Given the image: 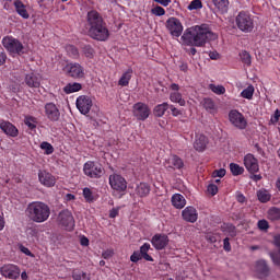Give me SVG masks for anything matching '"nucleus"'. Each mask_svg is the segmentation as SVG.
I'll return each mask as SVG.
<instances>
[{"mask_svg": "<svg viewBox=\"0 0 280 280\" xmlns=\"http://www.w3.org/2000/svg\"><path fill=\"white\" fill-rule=\"evenodd\" d=\"M217 38L218 34L211 31L209 24H200L186 28L179 43L185 47H205L207 43Z\"/></svg>", "mask_w": 280, "mask_h": 280, "instance_id": "1", "label": "nucleus"}, {"mask_svg": "<svg viewBox=\"0 0 280 280\" xmlns=\"http://www.w3.org/2000/svg\"><path fill=\"white\" fill-rule=\"evenodd\" d=\"M88 34L93 40L106 43L110 38V31L104 18L96 10H91L86 15Z\"/></svg>", "mask_w": 280, "mask_h": 280, "instance_id": "2", "label": "nucleus"}, {"mask_svg": "<svg viewBox=\"0 0 280 280\" xmlns=\"http://www.w3.org/2000/svg\"><path fill=\"white\" fill-rule=\"evenodd\" d=\"M26 215L32 222L43 224V222H47L49 220V217L51 215V208L43 201H33L27 205Z\"/></svg>", "mask_w": 280, "mask_h": 280, "instance_id": "3", "label": "nucleus"}, {"mask_svg": "<svg viewBox=\"0 0 280 280\" xmlns=\"http://www.w3.org/2000/svg\"><path fill=\"white\" fill-rule=\"evenodd\" d=\"M235 23L238 30L245 34H250V32L255 30V21L253 20V15L246 11H241L236 15Z\"/></svg>", "mask_w": 280, "mask_h": 280, "instance_id": "4", "label": "nucleus"}, {"mask_svg": "<svg viewBox=\"0 0 280 280\" xmlns=\"http://www.w3.org/2000/svg\"><path fill=\"white\" fill-rule=\"evenodd\" d=\"M2 45L9 54H16L18 56H23V54H25V46H23V43L13 36H4L2 38Z\"/></svg>", "mask_w": 280, "mask_h": 280, "instance_id": "5", "label": "nucleus"}, {"mask_svg": "<svg viewBox=\"0 0 280 280\" xmlns=\"http://www.w3.org/2000/svg\"><path fill=\"white\" fill-rule=\"evenodd\" d=\"M83 173L88 178H102V176H104V166L98 162L88 161L83 165Z\"/></svg>", "mask_w": 280, "mask_h": 280, "instance_id": "6", "label": "nucleus"}, {"mask_svg": "<svg viewBox=\"0 0 280 280\" xmlns=\"http://www.w3.org/2000/svg\"><path fill=\"white\" fill-rule=\"evenodd\" d=\"M109 185L114 195L120 194V196H124V192L128 189V182L119 174L109 175Z\"/></svg>", "mask_w": 280, "mask_h": 280, "instance_id": "7", "label": "nucleus"}, {"mask_svg": "<svg viewBox=\"0 0 280 280\" xmlns=\"http://www.w3.org/2000/svg\"><path fill=\"white\" fill-rule=\"evenodd\" d=\"M229 121L234 126V128H237V130H246V128H248V120H246L244 114L237 109L229 112Z\"/></svg>", "mask_w": 280, "mask_h": 280, "instance_id": "8", "label": "nucleus"}, {"mask_svg": "<svg viewBox=\"0 0 280 280\" xmlns=\"http://www.w3.org/2000/svg\"><path fill=\"white\" fill-rule=\"evenodd\" d=\"M57 220L59 225L66 229V231H73L75 228V219H73V213H71V211L68 209L59 212Z\"/></svg>", "mask_w": 280, "mask_h": 280, "instance_id": "9", "label": "nucleus"}, {"mask_svg": "<svg viewBox=\"0 0 280 280\" xmlns=\"http://www.w3.org/2000/svg\"><path fill=\"white\" fill-rule=\"evenodd\" d=\"M63 71L68 78H73V80H80L84 78V67L78 62L67 63Z\"/></svg>", "mask_w": 280, "mask_h": 280, "instance_id": "10", "label": "nucleus"}, {"mask_svg": "<svg viewBox=\"0 0 280 280\" xmlns=\"http://www.w3.org/2000/svg\"><path fill=\"white\" fill-rule=\"evenodd\" d=\"M166 30L174 38H180L183 35V23L178 18H168L166 21Z\"/></svg>", "mask_w": 280, "mask_h": 280, "instance_id": "11", "label": "nucleus"}, {"mask_svg": "<svg viewBox=\"0 0 280 280\" xmlns=\"http://www.w3.org/2000/svg\"><path fill=\"white\" fill-rule=\"evenodd\" d=\"M164 167L167 172H175V170L180 172L185 167V161L180 156L172 154L164 161Z\"/></svg>", "mask_w": 280, "mask_h": 280, "instance_id": "12", "label": "nucleus"}, {"mask_svg": "<svg viewBox=\"0 0 280 280\" xmlns=\"http://www.w3.org/2000/svg\"><path fill=\"white\" fill-rule=\"evenodd\" d=\"M0 273L4 279H19L21 277V269L16 265L8 264L0 268Z\"/></svg>", "mask_w": 280, "mask_h": 280, "instance_id": "13", "label": "nucleus"}, {"mask_svg": "<svg viewBox=\"0 0 280 280\" xmlns=\"http://www.w3.org/2000/svg\"><path fill=\"white\" fill-rule=\"evenodd\" d=\"M133 116L139 121H145L150 117V107L145 103L138 102L133 105Z\"/></svg>", "mask_w": 280, "mask_h": 280, "instance_id": "14", "label": "nucleus"}, {"mask_svg": "<svg viewBox=\"0 0 280 280\" xmlns=\"http://www.w3.org/2000/svg\"><path fill=\"white\" fill-rule=\"evenodd\" d=\"M93 107V101L86 95H81L77 98V108L81 115H89Z\"/></svg>", "mask_w": 280, "mask_h": 280, "instance_id": "15", "label": "nucleus"}, {"mask_svg": "<svg viewBox=\"0 0 280 280\" xmlns=\"http://www.w3.org/2000/svg\"><path fill=\"white\" fill-rule=\"evenodd\" d=\"M44 113L49 121H58L60 119V109H58V106L54 103H46Z\"/></svg>", "mask_w": 280, "mask_h": 280, "instance_id": "16", "label": "nucleus"}, {"mask_svg": "<svg viewBox=\"0 0 280 280\" xmlns=\"http://www.w3.org/2000/svg\"><path fill=\"white\" fill-rule=\"evenodd\" d=\"M254 270L258 279H266L270 275V267L265 259H259L256 261Z\"/></svg>", "mask_w": 280, "mask_h": 280, "instance_id": "17", "label": "nucleus"}, {"mask_svg": "<svg viewBox=\"0 0 280 280\" xmlns=\"http://www.w3.org/2000/svg\"><path fill=\"white\" fill-rule=\"evenodd\" d=\"M244 165L249 174H257L259 172V162L250 153L244 156Z\"/></svg>", "mask_w": 280, "mask_h": 280, "instance_id": "18", "label": "nucleus"}, {"mask_svg": "<svg viewBox=\"0 0 280 280\" xmlns=\"http://www.w3.org/2000/svg\"><path fill=\"white\" fill-rule=\"evenodd\" d=\"M171 92L170 94V100L171 102H173L174 104H179V106H185V104H187L183 97V94H180V85L176 84V83H172L170 86Z\"/></svg>", "mask_w": 280, "mask_h": 280, "instance_id": "19", "label": "nucleus"}, {"mask_svg": "<svg viewBox=\"0 0 280 280\" xmlns=\"http://www.w3.org/2000/svg\"><path fill=\"white\" fill-rule=\"evenodd\" d=\"M151 244L155 250H163L170 244V237L165 234H155L151 240Z\"/></svg>", "mask_w": 280, "mask_h": 280, "instance_id": "20", "label": "nucleus"}, {"mask_svg": "<svg viewBox=\"0 0 280 280\" xmlns=\"http://www.w3.org/2000/svg\"><path fill=\"white\" fill-rule=\"evenodd\" d=\"M39 183L44 185V187H54L56 185V176L47 171L38 172Z\"/></svg>", "mask_w": 280, "mask_h": 280, "instance_id": "21", "label": "nucleus"}, {"mask_svg": "<svg viewBox=\"0 0 280 280\" xmlns=\"http://www.w3.org/2000/svg\"><path fill=\"white\" fill-rule=\"evenodd\" d=\"M182 217L185 222H190V224H194L195 222H198V210L191 206H188L182 211Z\"/></svg>", "mask_w": 280, "mask_h": 280, "instance_id": "22", "label": "nucleus"}, {"mask_svg": "<svg viewBox=\"0 0 280 280\" xmlns=\"http://www.w3.org/2000/svg\"><path fill=\"white\" fill-rule=\"evenodd\" d=\"M0 130L8 137H19V129L12 122L3 120L0 122Z\"/></svg>", "mask_w": 280, "mask_h": 280, "instance_id": "23", "label": "nucleus"}, {"mask_svg": "<svg viewBox=\"0 0 280 280\" xmlns=\"http://www.w3.org/2000/svg\"><path fill=\"white\" fill-rule=\"evenodd\" d=\"M207 145H209V138L207 136L200 133L196 135L195 142H194V149L197 152H205L207 150Z\"/></svg>", "mask_w": 280, "mask_h": 280, "instance_id": "24", "label": "nucleus"}, {"mask_svg": "<svg viewBox=\"0 0 280 280\" xmlns=\"http://www.w3.org/2000/svg\"><path fill=\"white\" fill-rule=\"evenodd\" d=\"M25 84L30 86V89H38L40 88V77L34 72L26 74Z\"/></svg>", "mask_w": 280, "mask_h": 280, "instance_id": "25", "label": "nucleus"}, {"mask_svg": "<svg viewBox=\"0 0 280 280\" xmlns=\"http://www.w3.org/2000/svg\"><path fill=\"white\" fill-rule=\"evenodd\" d=\"M172 205L175 209H184L185 205H187V200L180 194H175L172 196Z\"/></svg>", "mask_w": 280, "mask_h": 280, "instance_id": "26", "label": "nucleus"}, {"mask_svg": "<svg viewBox=\"0 0 280 280\" xmlns=\"http://www.w3.org/2000/svg\"><path fill=\"white\" fill-rule=\"evenodd\" d=\"M130 80H132V68H129L126 72L122 73L118 80V86H128V84H130Z\"/></svg>", "mask_w": 280, "mask_h": 280, "instance_id": "27", "label": "nucleus"}, {"mask_svg": "<svg viewBox=\"0 0 280 280\" xmlns=\"http://www.w3.org/2000/svg\"><path fill=\"white\" fill-rule=\"evenodd\" d=\"M15 10L22 19H30V13H27V9H25V4L21 0H16L14 2Z\"/></svg>", "mask_w": 280, "mask_h": 280, "instance_id": "28", "label": "nucleus"}, {"mask_svg": "<svg viewBox=\"0 0 280 280\" xmlns=\"http://www.w3.org/2000/svg\"><path fill=\"white\" fill-rule=\"evenodd\" d=\"M168 109H170L168 103L159 104L153 108V115L154 117H163V115H165V112H167Z\"/></svg>", "mask_w": 280, "mask_h": 280, "instance_id": "29", "label": "nucleus"}, {"mask_svg": "<svg viewBox=\"0 0 280 280\" xmlns=\"http://www.w3.org/2000/svg\"><path fill=\"white\" fill-rule=\"evenodd\" d=\"M78 91H82V84L74 82V83H68L65 88H63V92L67 95H71V93H78Z\"/></svg>", "mask_w": 280, "mask_h": 280, "instance_id": "30", "label": "nucleus"}, {"mask_svg": "<svg viewBox=\"0 0 280 280\" xmlns=\"http://www.w3.org/2000/svg\"><path fill=\"white\" fill-rule=\"evenodd\" d=\"M83 198L85 202H95L97 200V195L89 187L83 188Z\"/></svg>", "mask_w": 280, "mask_h": 280, "instance_id": "31", "label": "nucleus"}, {"mask_svg": "<svg viewBox=\"0 0 280 280\" xmlns=\"http://www.w3.org/2000/svg\"><path fill=\"white\" fill-rule=\"evenodd\" d=\"M138 196H140V198H145V196L150 195V185L145 184V183H140L137 186L136 189Z\"/></svg>", "mask_w": 280, "mask_h": 280, "instance_id": "32", "label": "nucleus"}, {"mask_svg": "<svg viewBox=\"0 0 280 280\" xmlns=\"http://www.w3.org/2000/svg\"><path fill=\"white\" fill-rule=\"evenodd\" d=\"M66 52L69 58H72V60H78V58H80V50H78V47L74 45H67Z\"/></svg>", "mask_w": 280, "mask_h": 280, "instance_id": "33", "label": "nucleus"}, {"mask_svg": "<svg viewBox=\"0 0 280 280\" xmlns=\"http://www.w3.org/2000/svg\"><path fill=\"white\" fill-rule=\"evenodd\" d=\"M267 218L271 222H277L280 220V208L272 207L267 212Z\"/></svg>", "mask_w": 280, "mask_h": 280, "instance_id": "34", "label": "nucleus"}, {"mask_svg": "<svg viewBox=\"0 0 280 280\" xmlns=\"http://www.w3.org/2000/svg\"><path fill=\"white\" fill-rule=\"evenodd\" d=\"M72 279L73 280H91V276L80 269H74L72 271Z\"/></svg>", "mask_w": 280, "mask_h": 280, "instance_id": "35", "label": "nucleus"}, {"mask_svg": "<svg viewBox=\"0 0 280 280\" xmlns=\"http://www.w3.org/2000/svg\"><path fill=\"white\" fill-rule=\"evenodd\" d=\"M24 124L25 126H27L30 130H36V125L38 124V119L34 116H26L24 119Z\"/></svg>", "mask_w": 280, "mask_h": 280, "instance_id": "36", "label": "nucleus"}, {"mask_svg": "<svg viewBox=\"0 0 280 280\" xmlns=\"http://www.w3.org/2000/svg\"><path fill=\"white\" fill-rule=\"evenodd\" d=\"M212 3L220 12H226L229 10V0H212Z\"/></svg>", "mask_w": 280, "mask_h": 280, "instance_id": "37", "label": "nucleus"}, {"mask_svg": "<svg viewBox=\"0 0 280 280\" xmlns=\"http://www.w3.org/2000/svg\"><path fill=\"white\" fill-rule=\"evenodd\" d=\"M257 198L259 202L266 203L270 202V198H272V196L270 195V192H268V190H258Z\"/></svg>", "mask_w": 280, "mask_h": 280, "instance_id": "38", "label": "nucleus"}, {"mask_svg": "<svg viewBox=\"0 0 280 280\" xmlns=\"http://www.w3.org/2000/svg\"><path fill=\"white\" fill-rule=\"evenodd\" d=\"M240 58H241V61L243 62V65H246V67H250V65H253L250 52H248L246 50H242L240 52Z\"/></svg>", "mask_w": 280, "mask_h": 280, "instance_id": "39", "label": "nucleus"}, {"mask_svg": "<svg viewBox=\"0 0 280 280\" xmlns=\"http://www.w3.org/2000/svg\"><path fill=\"white\" fill-rule=\"evenodd\" d=\"M253 95H255V86L253 85H248L241 92V97H244V100H253Z\"/></svg>", "mask_w": 280, "mask_h": 280, "instance_id": "40", "label": "nucleus"}, {"mask_svg": "<svg viewBox=\"0 0 280 280\" xmlns=\"http://www.w3.org/2000/svg\"><path fill=\"white\" fill-rule=\"evenodd\" d=\"M230 172L233 176H242V174H244V167L240 166V164L231 163Z\"/></svg>", "mask_w": 280, "mask_h": 280, "instance_id": "41", "label": "nucleus"}, {"mask_svg": "<svg viewBox=\"0 0 280 280\" xmlns=\"http://www.w3.org/2000/svg\"><path fill=\"white\" fill-rule=\"evenodd\" d=\"M209 89L212 93H215V95H224V93H226V88H224V85H215L211 83Z\"/></svg>", "mask_w": 280, "mask_h": 280, "instance_id": "42", "label": "nucleus"}, {"mask_svg": "<svg viewBox=\"0 0 280 280\" xmlns=\"http://www.w3.org/2000/svg\"><path fill=\"white\" fill-rule=\"evenodd\" d=\"M39 148L44 150V154L46 155L54 154V145L47 141L42 142Z\"/></svg>", "mask_w": 280, "mask_h": 280, "instance_id": "43", "label": "nucleus"}, {"mask_svg": "<svg viewBox=\"0 0 280 280\" xmlns=\"http://www.w3.org/2000/svg\"><path fill=\"white\" fill-rule=\"evenodd\" d=\"M203 108H206L208 112L215 110V103L211 98H205Z\"/></svg>", "mask_w": 280, "mask_h": 280, "instance_id": "44", "label": "nucleus"}, {"mask_svg": "<svg viewBox=\"0 0 280 280\" xmlns=\"http://www.w3.org/2000/svg\"><path fill=\"white\" fill-rule=\"evenodd\" d=\"M83 54L86 58H93L95 56V49L91 45H85L83 47Z\"/></svg>", "mask_w": 280, "mask_h": 280, "instance_id": "45", "label": "nucleus"}, {"mask_svg": "<svg viewBox=\"0 0 280 280\" xmlns=\"http://www.w3.org/2000/svg\"><path fill=\"white\" fill-rule=\"evenodd\" d=\"M151 14L154 16H165V9L161 5H156L155 8L151 9Z\"/></svg>", "mask_w": 280, "mask_h": 280, "instance_id": "46", "label": "nucleus"}, {"mask_svg": "<svg viewBox=\"0 0 280 280\" xmlns=\"http://www.w3.org/2000/svg\"><path fill=\"white\" fill-rule=\"evenodd\" d=\"M188 10H202V1L192 0L188 5Z\"/></svg>", "mask_w": 280, "mask_h": 280, "instance_id": "47", "label": "nucleus"}, {"mask_svg": "<svg viewBox=\"0 0 280 280\" xmlns=\"http://www.w3.org/2000/svg\"><path fill=\"white\" fill-rule=\"evenodd\" d=\"M269 256L276 266H280V249L278 252L269 253Z\"/></svg>", "mask_w": 280, "mask_h": 280, "instance_id": "48", "label": "nucleus"}, {"mask_svg": "<svg viewBox=\"0 0 280 280\" xmlns=\"http://www.w3.org/2000/svg\"><path fill=\"white\" fill-rule=\"evenodd\" d=\"M226 176V170L220 168L212 172V178H224Z\"/></svg>", "mask_w": 280, "mask_h": 280, "instance_id": "49", "label": "nucleus"}, {"mask_svg": "<svg viewBox=\"0 0 280 280\" xmlns=\"http://www.w3.org/2000/svg\"><path fill=\"white\" fill-rule=\"evenodd\" d=\"M257 226L259 231H268V229H270V224L266 221V219L259 220Z\"/></svg>", "mask_w": 280, "mask_h": 280, "instance_id": "50", "label": "nucleus"}, {"mask_svg": "<svg viewBox=\"0 0 280 280\" xmlns=\"http://www.w3.org/2000/svg\"><path fill=\"white\" fill-rule=\"evenodd\" d=\"M142 256L139 253V250H136L132 253V255L130 256V261H132V264H137V261H141Z\"/></svg>", "mask_w": 280, "mask_h": 280, "instance_id": "51", "label": "nucleus"}, {"mask_svg": "<svg viewBox=\"0 0 280 280\" xmlns=\"http://www.w3.org/2000/svg\"><path fill=\"white\" fill-rule=\"evenodd\" d=\"M168 108L173 117H178L179 115H183V112H180V109L176 108L174 105H168Z\"/></svg>", "mask_w": 280, "mask_h": 280, "instance_id": "52", "label": "nucleus"}, {"mask_svg": "<svg viewBox=\"0 0 280 280\" xmlns=\"http://www.w3.org/2000/svg\"><path fill=\"white\" fill-rule=\"evenodd\" d=\"M208 194L215 196L218 194V186L215 184L208 185Z\"/></svg>", "mask_w": 280, "mask_h": 280, "instance_id": "53", "label": "nucleus"}, {"mask_svg": "<svg viewBox=\"0 0 280 280\" xmlns=\"http://www.w3.org/2000/svg\"><path fill=\"white\" fill-rule=\"evenodd\" d=\"M148 250H150V243H144L141 247H140V250H139V254L141 256L148 254Z\"/></svg>", "mask_w": 280, "mask_h": 280, "instance_id": "54", "label": "nucleus"}, {"mask_svg": "<svg viewBox=\"0 0 280 280\" xmlns=\"http://www.w3.org/2000/svg\"><path fill=\"white\" fill-rule=\"evenodd\" d=\"M223 248L226 253H231V243L229 242V237L223 240Z\"/></svg>", "mask_w": 280, "mask_h": 280, "instance_id": "55", "label": "nucleus"}, {"mask_svg": "<svg viewBox=\"0 0 280 280\" xmlns=\"http://www.w3.org/2000/svg\"><path fill=\"white\" fill-rule=\"evenodd\" d=\"M113 255H114L113 249H107V250L103 252L102 257L104 259H110V257H113Z\"/></svg>", "mask_w": 280, "mask_h": 280, "instance_id": "56", "label": "nucleus"}, {"mask_svg": "<svg viewBox=\"0 0 280 280\" xmlns=\"http://www.w3.org/2000/svg\"><path fill=\"white\" fill-rule=\"evenodd\" d=\"M20 250L21 253H23L24 255H27V257H32V252L30 250V248L23 246V245H20Z\"/></svg>", "mask_w": 280, "mask_h": 280, "instance_id": "57", "label": "nucleus"}, {"mask_svg": "<svg viewBox=\"0 0 280 280\" xmlns=\"http://www.w3.org/2000/svg\"><path fill=\"white\" fill-rule=\"evenodd\" d=\"M206 240L207 242H210V244H215L218 242V238L213 234H207Z\"/></svg>", "mask_w": 280, "mask_h": 280, "instance_id": "58", "label": "nucleus"}, {"mask_svg": "<svg viewBox=\"0 0 280 280\" xmlns=\"http://www.w3.org/2000/svg\"><path fill=\"white\" fill-rule=\"evenodd\" d=\"M5 60H8V55L5 52L0 51V67H3L5 65Z\"/></svg>", "mask_w": 280, "mask_h": 280, "instance_id": "59", "label": "nucleus"}, {"mask_svg": "<svg viewBox=\"0 0 280 280\" xmlns=\"http://www.w3.org/2000/svg\"><path fill=\"white\" fill-rule=\"evenodd\" d=\"M155 3H160V5H163L164 8H167L170 3H172V0H153Z\"/></svg>", "mask_w": 280, "mask_h": 280, "instance_id": "60", "label": "nucleus"}, {"mask_svg": "<svg viewBox=\"0 0 280 280\" xmlns=\"http://www.w3.org/2000/svg\"><path fill=\"white\" fill-rule=\"evenodd\" d=\"M117 215H119V208H113L109 211V218H117Z\"/></svg>", "mask_w": 280, "mask_h": 280, "instance_id": "61", "label": "nucleus"}, {"mask_svg": "<svg viewBox=\"0 0 280 280\" xmlns=\"http://www.w3.org/2000/svg\"><path fill=\"white\" fill-rule=\"evenodd\" d=\"M209 58L211 60H218L220 58V54H218V51H210L209 52Z\"/></svg>", "mask_w": 280, "mask_h": 280, "instance_id": "62", "label": "nucleus"}, {"mask_svg": "<svg viewBox=\"0 0 280 280\" xmlns=\"http://www.w3.org/2000/svg\"><path fill=\"white\" fill-rule=\"evenodd\" d=\"M81 246H89V238L86 236H82L80 240Z\"/></svg>", "mask_w": 280, "mask_h": 280, "instance_id": "63", "label": "nucleus"}, {"mask_svg": "<svg viewBox=\"0 0 280 280\" xmlns=\"http://www.w3.org/2000/svg\"><path fill=\"white\" fill-rule=\"evenodd\" d=\"M275 245L280 248V234L276 235L273 238Z\"/></svg>", "mask_w": 280, "mask_h": 280, "instance_id": "64", "label": "nucleus"}]
</instances>
